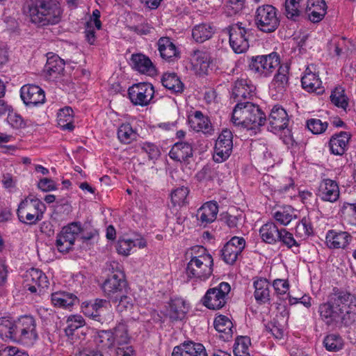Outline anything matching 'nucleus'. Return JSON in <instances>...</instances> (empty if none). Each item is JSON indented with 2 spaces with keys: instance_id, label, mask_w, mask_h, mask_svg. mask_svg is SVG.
<instances>
[{
  "instance_id": "f257e3e1",
  "label": "nucleus",
  "mask_w": 356,
  "mask_h": 356,
  "mask_svg": "<svg viewBox=\"0 0 356 356\" xmlns=\"http://www.w3.org/2000/svg\"><path fill=\"white\" fill-rule=\"evenodd\" d=\"M318 312L328 326L339 323L350 325L356 321V294L335 287L327 302L319 305Z\"/></svg>"
},
{
  "instance_id": "f03ea898",
  "label": "nucleus",
  "mask_w": 356,
  "mask_h": 356,
  "mask_svg": "<svg viewBox=\"0 0 356 356\" xmlns=\"http://www.w3.org/2000/svg\"><path fill=\"white\" fill-rule=\"evenodd\" d=\"M266 121L265 113L259 106L249 102L236 104L232 114V122L236 127L255 130Z\"/></svg>"
},
{
  "instance_id": "7ed1b4c3",
  "label": "nucleus",
  "mask_w": 356,
  "mask_h": 356,
  "mask_svg": "<svg viewBox=\"0 0 356 356\" xmlns=\"http://www.w3.org/2000/svg\"><path fill=\"white\" fill-rule=\"evenodd\" d=\"M191 254V259L185 270L187 282L191 280H206L213 272V260L211 255L207 253L203 246L193 247Z\"/></svg>"
},
{
  "instance_id": "20e7f679",
  "label": "nucleus",
  "mask_w": 356,
  "mask_h": 356,
  "mask_svg": "<svg viewBox=\"0 0 356 356\" xmlns=\"http://www.w3.org/2000/svg\"><path fill=\"white\" fill-rule=\"evenodd\" d=\"M31 22H58L63 10L58 2L47 0H31L25 10Z\"/></svg>"
},
{
  "instance_id": "39448f33",
  "label": "nucleus",
  "mask_w": 356,
  "mask_h": 356,
  "mask_svg": "<svg viewBox=\"0 0 356 356\" xmlns=\"http://www.w3.org/2000/svg\"><path fill=\"white\" fill-rule=\"evenodd\" d=\"M45 210V204L39 199L26 197L19 204L17 214L21 222L35 225L42 219Z\"/></svg>"
},
{
  "instance_id": "423d86ee",
  "label": "nucleus",
  "mask_w": 356,
  "mask_h": 356,
  "mask_svg": "<svg viewBox=\"0 0 356 356\" xmlns=\"http://www.w3.org/2000/svg\"><path fill=\"white\" fill-rule=\"evenodd\" d=\"M110 266L113 270L116 268V270L113 271L105 280L102 289L105 296L115 303L119 299V296L125 292L127 282L123 272L118 266V263L113 261Z\"/></svg>"
},
{
  "instance_id": "0eeeda50",
  "label": "nucleus",
  "mask_w": 356,
  "mask_h": 356,
  "mask_svg": "<svg viewBox=\"0 0 356 356\" xmlns=\"http://www.w3.org/2000/svg\"><path fill=\"white\" fill-rule=\"evenodd\" d=\"M35 327V321L32 316L20 317L15 321V340L27 346L33 345L38 339Z\"/></svg>"
},
{
  "instance_id": "6e6552de",
  "label": "nucleus",
  "mask_w": 356,
  "mask_h": 356,
  "mask_svg": "<svg viewBox=\"0 0 356 356\" xmlns=\"http://www.w3.org/2000/svg\"><path fill=\"white\" fill-rule=\"evenodd\" d=\"M230 289L227 282H221L217 286L208 289L202 299V304L209 309H221L226 303V296Z\"/></svg>"
},
{
  "instance_id": "1a4fd4ad",
  "label": "nucleus",
  "mask_w": 356,
  "mask_h": 356,
  "mask_svg": "<svg viewBox=\"0 0 356 356\" xmlns=\"http://www.w3.org/2000/svg\"><path fill=\"white\" fill-rule=\"evenodd\" d=\"M128 95L134 105L145 106L154 98V88L152 83L147 82L135 83L129 88Z\"/></svg>"
},
{
  "instance_id": "9d476101",
  "label": "nucleus",
  "mask_w": 356,
  "mask_h": 356,
  "mask_svg": "<svg viewBox=\"0 0 356 356\" xmlns=\"http://www.w3.org/2000/svg\"><path fill=\"white\" fill-rule=\"evenodd\" d=\"M252 34L251 31L245 27L234 24L229 26V44L236 54L245 52L249 47V37Z\"/></svg>"
},
{
  "instance_id": "9b49d317",
  "label": "nucleus",
  "mask_w": 356,
  "mask_h": 356,
  "mask_svg": "<svg viewBox=\"0 0 356 356\" xmlns=\"http://www.w3.org/2000/svg\"><path fill=\"white\" fill-rule=\"evenodd\" d=\"M100 342L107 341L104 346L110 347L115 341L118 345H127L130 340L127 325L124 323H119L113 329V331L103 330L99 332Z\"/></svg>"
},
{
  "instance_id": "f8f14e48",
  "label": "nucleus",
  "mask_w": 356,
  "mask_h": 356,
  "mask_svg": "<svg viewBox=\"0 0 356 356\" xmlns=\"http://www.w3.org/2000/svg\"><path fill=\"white\" fill-rule=\"evenodd\" d=\"M233 134L231 131L224 129L215 143L213 159L221 163L230 156L233 148Z\"/></svg>"
},
{
  "instance_id": "ddd939ff",
  "label": "nucleus",
  "mask_w": 356,
  "mask_h": 356,
  "mask_svg": "<svg viewBox=\"0 0 356 356\" xmlns=\"http://www.w3.org/2000/svg\"><path fill=\"white\" fill-rule=\"evenodd\" d=\"M245 247V240L243 237L234 236L225 243L220 251L222 260L232 265Z\"/></svg>"
},
{
  "instance_id": "4468645a",
  "label": "nucleus",
  "mask_w": 356,
  "mask_h": 356,
  "mask_svg": "<svg viewBox=\"0 0 356 356\" xmlns=\"http://www.w3.org/2000/svg\"><path fill=\"white\" fill-rule=\"evenodd\" d=\"M254 86L250 81L245 79H238L233 83L231 99L236 104L244 103L254 95Z\"/></svg>"
},
{
  "instance_id": "2eb2a0df",
  "label": "nucleus",
  "mask_w": 356,
  "mask_h": 356,
  "mask_svg": "<svg viewBox=\"0 0 356 356\" xmlns=\"http://www.w3.org/2000/svg\"><path fill=\"white\" fill-rule=\"evenodd\" d=\"M49 286L46 275L38 268H32L26 271L24 287L31 293L38 292V288L45 289Z\"/></svg>"
},
{
  "instance_id": "dca6fc26",
  "label": "nucleus",
  "mask_w": 356,
  "mask_h": 356,
  "mask_svg": "<svg viewBox=\"0 0 356 356\" xmlns=\"http://www.w3.org/2000/svg\"><path fill=\"white\" fill-rule=\"evenodd\" d=\"M268 121V130L274 133H277L288 127L289 118L284 108L278 105H275L271 110Z\"/></svg>"
},
{
  "instance_id": "f3484780",
  "label": "nucleus",
  "mask_w": 356,
  "mask_h": 356,
  "mask_svg": "<svg viewBox=\"0 0 356 356\" xmlns=\"http://www.w3.org/2000/svg\"><path fill=\"white\" fill-rule=\"evenodd\" d=\"M20 96L24 103L29 106L42 104L45 101L44 90L35 85H24L21 88Z\"/></svg>"
},
{
  "instance_id": "a211bd4d",
  "label": "nucleus",
  "mask_w": 356,
  "mask_h": 356,
  "mask_svg": "<svg viewBox=\"0 0 356 356\" xmlns=\"http://www.w3.org/2000/svg\"><path fill=\"white\" fill-rule=\"evenodd\" d=\"M353 240L350 233L330 229L325 235V243L330 249H346Z\"/></svg>"
},
{
  "instance_id": "6ab92c4d",
  "label": "nucleus",
  "mask_w": 356,
  "mask_h": 356,
  "mask_svg": "<svg viewBox=\"0 0 356 356\" xmlns=\"http://www.w3.org/2000/svg\"><path fill=\"white\" fill-rule=\"evenodd\" d=\"M47 60L44 65V73L49 79L58 81L61 75L63 74L65 62L58 55L49 52L47 54Z\"/></svg>"
},
{
  "instance_id": "aec40b11",
  "label": "nucleus",
  "mask_w": 356,
  "mask_h": 356,
  "mask_svg": "<svg viewBox=\"0 0 356 356\" xmlns=\"http://www.w3.org/2000/svg\"><path fill=\"white\" fill-rule=\"evenodd\" d=\"M327 6L323 0H307L304 19L320 22L326 14Z\"/></svg>"
},
{
  "instance_id": "412c9836",
  "label": "nucleus",
  "mask_w": 356,
  "mask_h": 356,
  "mask_svg": "<svg viewBox=\"0 0 356 356\" xmlns=\"http://www.w3.org/2000/svg\"><path fill=\"white\" fill-rule=\"evenodd\" d=\"M338 184L330 179H323L318 186L317 195L325 202H334L339 197Z\"/></svg>"
},
{
  "instance_id": "4be33fe9",
  "label": "nucleus",
  "mask_w": 356,
  "mask_h": 356,
  "mask_svg": "<svg viewBox=\"0 0 356 356\" xmlns=\"http://www.w3.org/2000/svg\"><path fill=\"white\" fill-rule=\"evenodd\" d=\"M351 134L347 131H340L331 136L328 143L330 153L342 156L348 149Z\"/></svg>"
},
{
  "instance_id": "5701e85b",
  "label": "nucleus",
  "mask_w": 356,
  "mask_h": 356,
  "mask_svg": "<svg viewBox=\"0 0 356 356\" xmlns=\"http://www.w3.org/2000/svg\"><path fill=\"white\" fill-rule=\"evenodd\" d=\"M172 356H207L202 343L188 341L174 348Z\"/></svg>"
},
{
  "instance_id": "b1692460",
  "label": "nucleus",
  "mask_w": 356,
  "mask_h": 356,
  "mask_svg": "<svg viewBox=\"0 0 356 356\" xmlns=\"http://www.w3.org/2000/svg\"><path fill=\"white\" fill-rule=\"evenodd\" d=\"M110 306L109 301L97 298L93 302L87 303L83 307V312L86 315L100 322L103 319V314L108 309Z\"/></svg>"
},
{
  "instance_id": "393cba45",
  "label": "nucleus",
  "mask_w": 356,
  "mask_h": 356,
  "mask_svg": "<svg viewBox=\"0 0 356 356\" xmlns=\"http://www.w3.org/2000/svg\"><path fill=\"white\" fill-rule=\"evenodd\" d=\"M307 0H285L284 13L286 18L296 21L302 17L304 19Z\"/></svg>"
},
{
  "instance_id": "a878e982",
  "label": "nucleus",
  "mask_w": 356,
  "mask_h": 356,
  "mask_svg": "<svg viewBox=\"0 0 356 356\" xmlns=\"http://www.w3.org/2000/svg\"><path fill=\"white\" fill-rule=\"evenodd\" d=\"M218 206L216 202L204 203L197 212V218L204 227L213 222L217 217Z\"/></svg>"
},
{
  "instance_id": "bb28decb",
  "label": "nucleus",
  "mask_w": 356,
  "mask_h": 356,
  "mask_svg": "<svg viewBox=\"0 0 356 356\" xmlns=\"http://www.w3.org/2000/svg\"><path fill=\"white\" fill-rule=\"evenodd\" d=\"M131 60L134 69L138 72L148 76L156 74L155 66L147 56L142 54H133Z\"/></svg>"
},
{
  "instance_id": "cd10ccee",
  "label": "nucleus",
  "mask_w": 356,
  "mask_h": 356,
  "mask_svg": "<svg viewBox=\"0 0 356 356\" xmlns=\"http://www.w3.org/2000/svg\"><path fill=\"white\" fill-rule=\"evenodd\" d=\"M189 123L191 127L195 131H202L204 134L209 135H211L213 132L210 120L200 111L194 113V115L189 119Z\"/></svg>"
},
{
  "instance_id": "c85d7f7f",
  "label": "nucleus",
  "mask_w": 356,
  "mask_h": 356,
  "mask_svg": "<svg viewBox=\"0 0 356 356\" xmlns=\"http://www.w3.org/2000/svg\"><path fill=\"white\" fill-rule=\"evenodd\" d=\"M169 156L176 161H185L193 156L192 144L189 142L179 141L174 144L169 152Z\"/></svg>"
},
{
  "instance_id": "c756f323",
  "label": "nucleus",
  "mask_w": 356,
  "mask_h": 356,
  "mask_svg": "<svg viewBox=\"0 0 356 356\" xmlns=\"http://www.w3.org/2000/svg\"><path fill=\"white\" fill-rule=\"evenodd\" d=\"M253 286L254 297L258 303L264 304L270 300V284L267 279L256 277L253 282Z\"/></svg>"
},
{
  "instance_id": "7c9ffc66",
  "label": "nucleus",
  "mask_w": 356,
  "mask_h": 356,
  "mask_svg": "<svg viewBox=\"0 0 356 356\" xmlns=\"http://www.w3.org/2000/svg\"><path fill=\"white\" fill-rule=\"evenodd\" d=\"M214 327L219 333V338L224 341H228L232 338L233 323L225 316L220 315L214 320Z\"/></svg>"
},
{
  "instance_id": "2f4dec72",
  "label": "nucleus",
  "mask_w": 356,
  "mask_h": 356,
  "mask_svg": "<svg viewBox=\"0 0 356 356\" xmlns=\"http://www.w3.org/2000/svg\"><path fill=\"white\" fill-rule=\"evenodd\" d=\"M51 300L55 307L64 309H69L79 302L74 294L63 291L53 293Z\"/></svg>"
},
{
  "instance_id": "473e14b6",
  "label": "nucleus",
  "mask_w": 356,
  "mask_h": 356,
  "mask_svg": "<svg viewBox=\"0 0 356 356\" xmlns=\"http://www.w3.org/2000/svg\"><path fill=\"white\" fill-rule=\"evenodd\" d=\"M282 228L279 229L273 222H268L259 229V234L264 242L268 244H275L281 236Z\"/></svg>"
},
{
  "instance_id": "72a5a7b5",
  "label": "nucleus",
  "mask_w": 356,
  "mask_h": 356,
  "mask_svg": "<svg viewBox=\"0 0 356 356\" xmlns=\"http://www.w3.org/2000/svg\"><path fill=\"white\" fill-rule=\"evenodd\" d=\"M302 88L308 92L321 93L323 90L321 87L322 82L318 76L313 73L309 67L305 70V75L301 79Z\"/></svg>"
},
{
  "instance_id": "f704fd0d",
  "label": "nucleus",
  "mask_w": 356,
  "mask_h": 356,
  "mask_svg": "<svg viewBox=\"0 0 356 356\" xmlns=\"http://www.w3.org/2000/svg\"><path fill=\"white\" fill-rule=\"evenodd\" d=\"M161 83L172 94H179L184 91V85L175 72L164 73L161 78Z\"/></svg>"
},
{
  "instance_id": "c9c22d12",
  "label": "nucleus",
  "mask_w": 356,
  "mask_h": 356,
  "mask_svg": "<svg viewBox=\"0 0 356 356\" xmlns=\"http://www.w3.org/2000/svg\"><path fill=\"white\" fill-rule=\"evenodd\" d=\"M158 49L161 57L167 61H172L178 56L179 52L169 38H161L158 41Z\"/></svg>"
},
{
  "instance_id": "e433bc0d",
  "label": "nucleus",
  "mask_w": 356,
  "mask_h": 356,
  "mask_svg": "<svg viewBox=\"0 0 356 356\" xmlns=\"http://www.w3.org/2000/svg\"><path fill=\"white\" fill-rule=\"evenodd\" d=\"M190 56L193 65L199 68L202 72L206 73L211 62L209 54L206 51L194 49L191 52Z\"/></svg>"
},
{
  "instance_id": "4c0bfd02",
  "label": "nucleus",
  "mask_w": 356,
  "mask_h": 356,
  "mask_svg": "<svg viewBox=\"0 0 356 356\" xmlns=\"http://www.w3.org/2000/svg\"><path fill=\"white\" fill-rule=\"evenodd\" d=\"M289 67L287 65H281L275 74L272 81V86L278 92H284L289 86Z\"/></svg>"
},
{
  "instance_id": "58836bf2",
  "label": "nucleus",
  "mask_w": 356,
  "mask_h": 356,
  "mask_svg": "<svg viewBox=\"0 0 356 356\" xmlns=\"http://www.w3.org/2000/svg\"><path fill=\"white\" fill-rule=\"evenodd\" d=\"M188 312V307L185 301L181 298L171 301L167 316L172 321L182 320Z\"/></svg>"
},
{
  "instance_id": "ea45409f",
  "label": "nucleus",
  "mask_w": 356,
  "mask_h": 356,
  "mask_svg": "<svg viewBox=\"0 0 356 356\" xmlns=\"http://www.w3.org/2000/svg\"><path fill=\"white\" fill-rule=\"evenodd\" d=\"M76 238L71 234L65 232V228L57 234L55 245L57 250L62 253H67L70 252L74 244Z\"/></svg>"
},
{
  "instance_id": "a19ab883",
  "label": "nucleus",
  "mask_w": 356,
  "mask_h": 356,
  "mask_svg": "<svg viewBox=\"0 0 356 356\" xmlns=\"http://www.w3.org/2000/svg\"><path fill=\"white\" fill-rule=\"evenodd\" d=\"M215 29L211 24H198L193 29L192 36L197 42H203L211 38Z\"/></svg>"
},
{
  "instance_id": "79ce46f5",
  "label": "nucleus",
  "mask_w": 356,
  "mask_h": 356,
  "mask_svg": "<svg viewBox=\"0 0 356 356\" xmlns=\"http://www.w3.org/2000/svg\"><path fill=\"white\" fill-rule=\"evenodd\" d=\"M57 122L58 126L63 130L72 131L73 125V110L69 106L60 108L57 114Z\"/></svg>"
},
{
  "instance_id": "37998d69",
  "label": "nucleus",
  "mask_w": 356,
  "mask_h": 356,
  "mask_svg": "<svg viewBox=\"0 0 356 356\" xmlns=\"http://www.w3.org/2000/svg\"><path fill=\"white\" fill-rule=\"evenodd\" d=\"M259 59H261L264 63L262 67H264L263 76L264 77L269 76L280 63V56L276 52L259 56Z\"/></svg>"
},
{
  "instance_id": "c03bdc74",
  "label": "nucleus",
  "mask_w": 356,
  "mask_h": 356,
  "mask_svg": "<svg viewBox=\"0 0 356 356\" xmlns=\"http://www.w3.org/2000/svg\"><path fill=\"white\" fill-rule=\"evenodd\" d=\"M256 20L257 22H265L266 21H277L276 8L271 5L260 6L256 11Z\"/></svg>"
},
{
  "instance_id": "a18cd8bd",
  "label": "nucleus",
  "mask_w": 356,
  "mask_h": 356,
  "mask_svg": "<svg viewBox=\"0 0 356 356\" xmlns=\"http://www.w3.org/2000/svg\"><path fill=\"white\" fill-rule=\"evenodd\" d=\"M15 321L13 322L9 318H0V337L2 339H13L15 340Z\"/></svg>"
},
{
  "instance_id": "49530a36",
  "label": "nucleus",
  "mask_w": 356,
  "mask_h": 356,
  "mask_svg": "<svg viewBox=\"0 0 356 356\" xmlns=\"http://www.w3.org/2000/svg\"><path fill=\"white\" fill-rule=\"evenodd\" d=\"M275 220L282 225H289L296 218L294 210L291 207H285L275 212Z\"/></svg>"
},
{
  "instance_id": "de8ad7c7",
  "label": "nucleus",
  "mask_w": 356,
  "mask_h": 356,
  "mask_svg": "<svg viewBox=\"0 0 356 356\" xmlns=\"http://www.w3.org/2000/svg\"><path fill=\"white\" fill-rule=\"evenodd\" d=\"M136 135L130 124H122L118 130V137L124 144H130L136 138Z\"/></svg>"
},
{
  "instance_id": "09e8293b",
  "label": "nucleus",
  "mask_w": 356,
  "mask_h": 356,
  "mask_svg": "<svg viewBox=\"0 0 356 356\" xmlns=\"http://www.w3.org/2000/svg\"><path fill=\"white\" fill-rule=\"evenodd\" d=\"M313 234V227L310 220L304 217L295 227V234L296 237L307 238Z\"/></svg>"
},
{
  "instance_id": "8fccbe9b",
  "label": "nucleus",
  "mask_w": 356,
  "mask_h": 356,
  "mask_svg": "<svg viewBox=\"0 0 356 356\" xmlns=\"http://www.w3.org/2000/svg\"><path fill=\"white\" fill-rule=\"evenodd\" d=\"M85 325L83 318L80 315H71L67 319V327L65 328L67 337L72 336L77 329Z\"/></svg>"
},
{
  "instance_id": "3c124183",
  "label": "nucleus",
  "mask_w": 356,
  "mask_h": 356,
  "mask_svg": "<svg viewBox=\"0 0 356 356\" xmlns=\"http://www.w3.org/2000/svg\"><path fill=\"white\" fill-rule=\"evenodd\" d=\"M324 346L328 351L337 352L342 349L343 341L342 338L337 334L327 335L323 341Z\"/></svg>"
},
{
  "instance_id": "603ef678",
  "label": "nucleus",
  "mask_w": 356,
  "mask_h": 356,
  "mask_svg": "<svg viewBox=\"0 0 356 356\" xmlns=\"http://www.w3.org/2000/svg\"><path fill=\"white\" fill-rule=\"evenodd\" d=\"M330 97L331 102L334 106L344 110L346 109L348 105V98L345 95L344 90L341 88H336L333 91H332Z\"/></svg>"
},
{
  "instance_id": "864d4df0",
  "label": "nucleus",
  "mask_w": 356,
  "mask_h": 356,
  "mask_svg": "<svg viewBox=\"0 0 356 356\" xmlns=\"http://www.w3.org/2000/svg\"><path fill=\"white\" fill-rule=\"evenodd\" d=\"M189 190L188 188L182 186L175 189L171 193V201L174 206H183L186 203L187 196Z\"/></svg>"
},
{
  "instance_id": "5fc2aeb1",
  "label": "nucleus",
  "mask_w": 356,
  "mask_h": 356,
  "mask_svg": "<svg viewBox=\"0 0 356 356\" xmlns=\"http://www.w3.org/2000/svg\"><path fill=\"white\" fill-rule=\"evenodd\" d=\"M278 242H281L283 245H285L289 249L296 248V251L293 250V252H299L298 248L300 244L294 238L293 234L284 228H282V233L280 237L279 238Z\"/></svg>"
},
{
  "instance_id": "6e6d98bb",
  "label": "nucleus",
  "mask_w": 356,
  "mask_h": 356,
  "mask_svg": "<svg viewBox=\"0 0 356 356\" xmlns=\"http://www.w3.org/2000/svg\"><path fill=\"white\" fill-rule=\"evenodd\" d=\"M341 211L348 224L356 226V203L344 202Z\"/></svg>"
},
{
  "instance_id": "4d7b16f0",
  "label": "nucleus",
  "mask_w": 356,
  "mask_h": 356,
  "mask_svg": "<svg viewBox=\"0 0 356 356\" xmlns=\"http://www.w3.org/2000/svg\"><path fill=\"white\" fill-rule=\"evenodd\" d=\"M308 129L314 134H320L325 131L328 127L327 122H323L321 120L311 118L307 121Z\"/></svg>"
},
{
  "instance_id": "13d9d810",
  "label": "nucleus",
  "mask_w": 356,
  "mask_h": 356,
  "mask_svg": "<svg viewBox=\"0 0 356 356\" xmlns=\"http://www.w3.org/2000/svg\"><path fill=\"white\" fill-rule=\"evenodd\" d=\"M265 328L266 332L270 333L276 339H282L284 336L283 327L275 318L268 323L265 325Z\"/></svg>"
},
{
  "instance_id": "bf43d9fd",
  "label": "nucleus",
  "mask_w": 356,
  "mask_h": 356,
  "mask_svg": "<svg viewBox=\"0 0 356 356\" xmlns=\"http://www.w3.org/2000/svg\"><path fill=\"white\" fill-rule=\"evenodd\" d=\"M118 302V304L116 306V309L120 313L130 310L134 306V300L125 295L124 293L119 296Z\"/></svg>"
},
{
  "instance_id": "052dcab7",
  "label": "nucleus",
  "mask_w": 356,
  "mask_h": 356,
  "mask_svg": "<svg viewBox=\"0 0 356 356\" xmlns=\"http://www.w3.org/2000/svg\"><path fill=\"white\" fill-rule=\"evenodd\" d=\"M10 108L9 106V111H7L8 112L7 117L8 123L14 129L22 128L25 124L22 116L13 111H10Z\"/></svg>"
},
{
  "instance_id": "680f3d73",
  "label": "nucleus",
  "mask_w": 356,
  "mask_h": 356,
  "mask_svg": "<svg viewBox=\"0 0 356 356\" xmlns=\"http://www.w3.org/2000/svg\"><path fill=\"white\" fill-rule=\"evenodd\" d=\"M250 344V339L248 337H241L237 339L234 348V353H249V345Z\"/></svg>"
},
{
  "instance_id": "e2e57ef3",
  "label": "nucleus",
  "mask_w": 356,
  "mask_h": 356,
  "mask_svg": "<svg viewBox=\"0 0 356 356\" xmlns=\"http://www.w3.org/2000/svg\"><path fill=\"white\" fill-rule=\"evenodd\" d=\"M262 60L259 59V56L252 57L250 61L249 62V69L250 70L257 74L259 76H263L264 73V67H262Z\"/></svg>"
},
{
  "instance_id": "0e129e2a",
  "label": "nucleus",
  "mask_w": 356,
  "mask_h": 356,
  "mask_svg": "<svg viewBox=\"0 0 356 356\" xmlns=\"http://www.w3.org/2000/svg\"><path fill=\"white\" fill-rule=\"evenodd\" d=\"M131 239H119L116 246L118 252L122 255H129L132 248Z\"/></svg>"
},
{
  "instance_id": "69168bd1",
  "label": "nucleus",
  "mask_w": 356,
  "mask_h": 356,
  "mask_svg": "<svg viewBox=\"0 0 356 356\" xmlns=\"http://www.w3.org/2000/svg\"><path fill=\"white\" fill-rule=\"evenodd\" d=\"M127 28L140 35L149 34L152 29L147 24H130L127 26Z\"/></svg>"
},
{
  "instance_id": "338daca9",
  "label": "nucleus",
  "mask_w": 356,
  "mask_h": 356,
  "mask_svg": "<svg viewBox=\"0 0 356 356\" xmlns=\"http://www.w3.org/2000/svg\"><path fill=\"white\" fill-rule=\"evenodd\" d=\"M244 0H229L226 3V11L229 15L236 14L242 10Z\"/></svg>"
},
{
  "instance_id": "774afa93",
  "label": "nucleus",
  "mask_w": 356,
  "mask_h": 356,
  "mask_svg": "<svg viewBox=\"0 0 356 356\" xmlns=\"http://www.w3.org/2000/svg\"><path fill=\"white\" fill-rule=\"evenodd\" d=\"M142 149L148 154L150 159H156L160 155L159 149L153 143H145L143 144Z\"/></svg>"
}]
</instances>
